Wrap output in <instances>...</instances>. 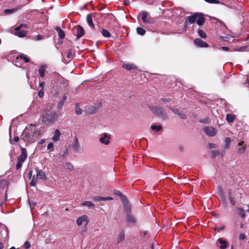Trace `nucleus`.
Wrapping results in <instances>:
<instances>
[{
    "mask_svg": "<svg viewBox=\"0 0 249 249\" xmlns=\"http://www.w3.org/2000/svg\"><path fill=\"white\" fill-rule=\"evenodd\" d=\"M36 124H31L28 128H26L23 131L21 138L26 142H33L39 135V132L36 128Z\"/></svg>",
    "mask_w": 249,
    "mask_h": 249,
    "instance_id": "obj_1",
    "label": "nucleus"
},
{
    "mask_svg": "<svg viewBox=\"0 0 249 249\" xmlns=\"http://www.w3.org/2000/svg\"><path fill=\"white\" fill-rule=\"evenodd\" d=\"M58 114L53 111H48L43 115V122L47 124H54L58 118Z\"/></svg>",
    "mask_w": 249,
    "mask_h": 249,
    "instance_id": "obj_2",
    "label": "nucleus"
},
{
    "mask_svg": "<svg viewBox=\"0 0 249 249\" xmlns=\"http://www.w3.org/2000/svg\"><path fill=\"white\" fill-rule=\"evenodd\" d=\"M149 109L156 116L162 119L167 118V114L164 109L162 107H150Z\"/></svg>",
    "mask_w": 249,
    "mask_h": 249,
    "instance_id": "obj_3",
    "label": "nucleus"
},
{
    "mask_svg": "<svg viewBox=\"0 0 249 249\" xmlns=\"http://www.w3.org/2000/svg\"><path fill=\"white\" fill-rule=\"evenodd\" d=\"M27 158V154L25 148H22L21 149V154L17 158V163L16 165V169L18 170L22 166L23 163L25 161Z\"/></svg>",
    "mask_w": 249,
    "mask_h": 249,
    "instance_id": "obj_4",
    "label": "nucleus"
},
{
    "mask_svg": "<svg viewBox=\"0 0 249 249\" xmlns=\"http://www.w3.org/2000/svg\"><path fill=\"white\" fill-rule=\"evenodd\" d=\"M110 139V135L107 133H104L101 135L99 140L100 143L105 145H108Z\"/></svg>",
    "mask_w": 249,
    "mask_h": 249,
    "instance_id": "obj_5",
    "label": "nucleus"
},
{
    "mask_svg": "<svg viewBox=\"0 0 249 249\" xmlns=\"http://www.w3.org/2000/svg\"><path fill=\"white\" fill-rule=\"evenodd\" d=\"M196 23L199 25L202 26L204 24L205 21V18H204V15L200 13H196Z\"/></svg>",
    "mask_w": 249,
    "mask_h": 249,
    "instance_id": "obj_6",
    "label": "nucleus"
},
{
    "mask_svg": "<svg viewBox=\"0 0 249 249\" xmlns=\"http://www.w3.org/2000/svg\"><path fill=\"white\" fill-rule=\"evenodd\" d=\"M194 42L195 45L197 47L207 48L209 46V44L207 42L199 38L195 39Z\"/></svg>",
    "mask_w": 249,
    "mask_h": 249,
    "instance_id": "obj_7",
    "label": "nucleus"
},
{
    "mask_svg": "<svg viewBox=\"0 0 249 249\" xmlns=\"http://www.w3.org/2000/svg\"><path fill=\"white\" fill-rule=\"evenodd\" d=\"M204 131L207 135L210 137H213L216 134L215 129L213 127H206Z\"/></svg>",
    "mask_w": 249,
    "mask_h": 249,
    "instance_id": "obj_8",
    "label": "nucleus"
},
{
    "mask_svg": "<svg viewBox=\"0 0 249 249\" xmlns=\"http://www.w3.org/2000/svg\"><path fill=\"white\" fill-rule=\"evenodd\" d=\"M85 34V32L83 28L78 25L76 28V37L78 39L82 37Z\"/></svg>",
    "mask_w": 249,
    "mask_h": 249,
    "instance_id": "obj_9",
    "label": "nucleus"
},
{
    "mask_svg": "<svg viewBox=\"0 0 249 249\" xmlns=\"http://www.w3.org/2000/svg\"><path fill=\"white\" fill-rule=\"evenodd\" d=\"M196 21V13L193 15L188 17L185 22V27H187L188 24H193Z\"/></svg>",
    "mask_w": 249,
    "mask_h": 249,
    "instance_id": "obj_10",
    "label": "nucleus"
},
{
    "mask_svg": "<svg viewBox=\"0 0 249 249\" xmlns=\"http://www.w3.org/2000/svg\"><path fill=\"white\" fill-rule=\"evenodd\" d=\"M72 148L76 152H79L80 150V145L77 137H75L74 138V141L72 144Z\"/></svg>",
    "mask_w": 249,
    "mask_h": 249,
    "instance_id": "obj_11",
    "label": "nucleus"
},
{
    "mask_svg": "<svg viewBox=\"0 0 249 249\" xmlns=\"http://www.w3.org/2000/svg\"><path fill=\"white\" fill-rule=\"evenodd\" d=\"M36 177L37 178L43 179L45 180H47V177L46 176L45 173L41 170H39L38 169H36Z\"/></svg>",
    "mask_w": 249,
    "mask_h": 249,
    "instance_id": "obj_12",
    "label": "nucleus"
},
{
    "mask_svg": "<svg viewBox=\"0 0 249 249\" xmlns=\"http://www.w3.org/2000/svg\"><path fill=\"white\" fill-rule=\"evenodd\" d=\"M22 7V5H19L18 7L11 9H7L4 10V13L6 14H10L17 12L18 10L20 9Z\"/></svg>",
    "mask_w": 249,
    "mask_h": 249,
    "instance_id": "obj_13",
    "label": "nucleus"
},
{
    "mask_svg": "<svg viewBox=\"0 0 249 249\" xmlns=\"http://www.w3.org/2000/svg\"><path fill=\"white\" fill-rule=\"evenodd\" d=\"M123 67L124 68H125L127 71H130L132 69H137V67L133 63H127V64H124L123 65Z\"/></svg>",
    "mask_w": 249,
    "mask_h": 249,
    "instance_id": "obj_14",
    "label": "nucleus"
},
{
    "mask_svg": "<svg viewBox=\"0 0 249 249\" xmlns=\"http://www.w3.org/2000/svg\"><path fill=\"white\" fill-rule=\"evenodd\" d=\"M217 242L221 245V246L219 247L220 249H225L227 248L228 242L226 240L220 238L218 239Z\"/></svg>",
    "mask_w": 249,
    "mask_h": 249,
    "instance_id": "obj_15",
    "label": "nucleus"
},
{
    "mask_svg": "<svg viewBox=\"0 0 249 249\" xmlns=\"http://www.w3.org/2000/svg\"><path fill=\"white\" fill-rule=\"evenodd\" d=\"M148 13L146 11L143 12L142 14V19L143 23H151L149 19L147 18Z\"/></svg>",
    "mask_w": 249,
    "mask_h": 249,
    "instance_id": "obj_16",
    "label": "nucleus"
},
{
    "mask_svg": "<svg viewBox=\"0 0 249 249\" xmlns=\"http://www.w3.org/2000/svg\"><path fill=\"white\" fill-rule=\"evenodd\" d=\"M98 108L93 106H90L88 107V112L90 114H93L96 113Z\"/></svg>",
    "mask_w": 249,
    "mask_h": 249,
    "instance_id": "obj_17",
    "label": "nucleus"
},
{
    "mask_svg": "<svg viewBox=\"0 0 249 249\" xmlns=\"http://www.w3.org/2000/svg\"><path fill=\"white\" fill-rule=\"evenodd\" d=\"M94 199L97 201H107V200H112L113 198L109 196L107 197H102V196H97L94 198Z\"/></svg>",
    "mask_w": 249,
    "mask_h": 249,
    "instance_id": "obj_18",
    "label": "nucleus"
},
{
    "mask_svg": "<svg viewBox=\"0 0 249 249\" xmlns=\"http://www.w3.org/2000/svg\"><path fill=\"white\" fill-rule=\"evenodd\" d=\"M60 134V131L58 129H56L54 131V136L53 138V141L55 142L57 141L59 139Z\"/></svg>",
    "mask_w": 249,
    "mask_h": 249,
    "instance_id": "obj_19",
    "label": "nucleus"
},
{
    "mask_svg": "<svg viewBox=\"0 0 249 249\" xmlns=\"http://www.w3.org/2000/svg\"><path fill=\"white\" fill-rule=\"evenodd\" d=\"M55 30L58 32L59 38L63 39L65 36L64 32L58 27H56Z\"/></svg>",
    "mask_w": 249,
    "mask_h": 249,
    "instance_id": "obj_20",
    "label": "nucleus"
},
{
    "mask_svg": "<svg viewBox=\"0 0 249 249\" xmlns=\"http://www.w3.org/2000/svg\"><path fill=\"white\" fill-rule=\"evenodd\" d=\"M15 35L19 37H23L26 35L27 31L24 30H19L16 31Z\"/></svg>",
    "mask_w": 249,
    "mask_h": 249,
    "instance_id": "obj_21",
    "label": "nucleus"
},
{
    "mask_svg": "<svg viewBox=\"0 0 249 249\" xmlns=\"http://www.w3.org/2000/svg\"><path fill=\"white\" fill-rule=\"evenodd\" d=\"M87 21L89 26L94 27L93 23L92 22V17L90 14H89L87 16Z\"/></svg>",
    "mask_w": 249,
    "mask_h": 249,
    "instance_id": "obj_22",
    "label": "nucleus"
},
{
    "mask_svg": "<svg viewBox=\"0 0 249 249\" xmlns=\"http://www.w3.org/2000/svg\"><path fill=\"white\" fill-rule=\"evenodd\" d=\"M235 119V116L231 114H227L226 115V120L228 123H232Z\"/></svg>",
    "mask_w": 249,
    "mask_h": 249,
    "instance_id": "obj_23",
    "label": "nucleus"
},
{
    "mask_svg": "<svg viewBox=\"0 0 249 249\" xmlns=\"http://www.w3.org/2000/svg\"><path fill=\"white\" fill-rule=\"evenodd\" d=\"M64 168L65 169H68L70 171H72L74 169V167L73 165L71 163L68 162L65 164Z\"/></svg>",
    "mask_w": 249,
    "mask_h": 249,
    "instance_id": "obj_24",
    "label": "nucleus"
},
{
    "mask_svg": "<svg viewBox=\"0 0 249 249\" xmlns=\"http://www.w3.org/2000/svg\"><path fill=\"white\" fill-rule=\"evenodd\" d=\"M17 59L23 60L25 63L29 62L30 60L29 59L23 54L18 55V56H17Z\"/></svg>",
    "mask_w": 249,
    "mask_h": 249,
    "instance_id": "obj_25",
    "label": "nucleus"
},
{
    "mask_svg": "<svg viewBox=\"0 0 249 249\" xmlns=\"http://www.w3.org/2000/svg\"><path fill=\"white\" fill-rule=\"evenodd\" d=\"M45 69L46 66L45 65H42L39 69V74L41 77H44L45 76Z\"/></svg>",
    "mask_w": 249,
    "mask_h": 249,
    "instance_id": "obj_26",
    "label": "nucleus"
},
{
    "mask_svg": "<svg viewBox=\"0 0 249 249\" xmlns=\"http://www.w3.org/2000/svg\"><path fill=\"white\" fill-rule=\"evenodd\" d=\"M124 232L123 231H121L119 234H118V238L117 242L118 243H119L123 240H124Z\"/></svg>",
    "mask_w": 249,
    "mask_h": 249,
    "instance_id": "obj_27",
    "label": "nucleus"
},
{
    "mask_svg": "<svg viewBox=\"0 0 249 249\" xmlns=\"http://www.w3.org/2000/svg\"><path fill=\"white\" fill-rule=\"evenodd\" d=\"M75 112L77 115H81L82 112V109L79 107L78 104H75Z\"/></svg>",
    "mask_w": 249,
    "mask_h": 249,
    "instance_id": "obj_28",
    "label": "nucleus"
},
{
    "mask_svg": "<svg viewBox=\"0 0 249 249\" xmlns=\"http://www.w3.org/2000/svg\"><path fill=\"white\" fill-rule=\"evenodd\" d=\"M126 220L127 222L134 223L136 221L135 218L130 214H128L126 216Z\"/></svg>",
    "mask_w": 249,
    "mask_h": 249,
    "instance_id": "obj_29",
    "label": "nucleus"
},
{
    "mask_svg": "<svg viewBox=\"0 0 249 249\" xmlns=\"http://www.w3.org/2000/svg\"><path fill=\"white\" fill-rule=\"evenodd\" d=\"M101 33L104 37L108 38L111 36V34L107 30L103 29L101 31Z\"/></svg>",
    "mask_w": 249,
    "mask_h": 249,
    "instance_id": "obj_30",
    "label": "nucleus"
},
{
    "mask_svg": "<svg viewBox=\"0 0 249 249\" xmlns=\"http://www.w3.org/2000/svg\"><path fill=\"white\" fill-rule=\"evenodd\" d=\"M137 33L141 36H143L145 34V30L142 27H138L136 29Z\"/></svg>",
    "mask_w": 249,
    "mask_h": 249,
    "instance_id": "obj_31",
    "label": "nucleus"
},
{
    "mask_svg": "<svg viewBox=\"0 0 249 249\" xmlns=\"http://www.w3.org/2000/svg\"><path fill=\"white\" fill-rule=\"evenodd\" d=\"M82 205L87 206L89 207H92V208H93L94 207V204L93 203H92L91 201H84L82 204Z\"/></svg>",
    "mask_w": 249,
    "mask_h": 249,
    "instance_id": "obj_32",
    "label": "nucleus"
},
{
    "mask_svg": "<svg viewBox=\"0 0 249 249\" xmlns=\"http://www.w3.org/2000/svg\"><path fill=\"white\" fill-rule=\"evenodd\" d=\"M237 211H238V214L239 215H240L242 218H245V212H244V210L243 208H238L237 209Z\"/></svg>",
    "mask_w": 249,
    "mask_h": 249,
    "instance_id": "obj_33",
    "label": "nucleus"
},
{
    "mask_svg": "<svg viewBox=\"0 0 249 249\" xmlns=\"http://www.w3.org/2000/svg\"><path fill=\"white\" fill-rule=\"evenodd\" d=\"M219 196L223 205L226 206L227 205V199L225 194H222L221 195H219Z\"/></svg>",
    "mask_w": 249,
    "mask_h": 249,
    "instance_id": "obj_34",
    "label": "nucleus"
},
{
    "mask_svg": "<svg viewBox=\"0 0 249 249\" xmlns=\"http://www.w3.org/2000/svg\"><path fill=\"white\" fill-rule=\"evenodd\" d=\"M229 198L231 203V204L232 206H234L235 205V201L233 197L231 196V191H230L229 192Z\"/></svg>",
    "mask_w": 249,
    "mask_h": 249,
    "instance_id": "obj_35",
    "label": "nucleus"
},
{
    "mask_svg": "<svg viewBox=\"0 0 249 249\" xmlns=\"http://www.w3.org/2000/svg\"><path fill=\"white\" fill-rule=\"evenodd\" d=\"M198 34L200 37H201L203 38H205L207 37L206 34L202 30H201V29L198 30Z\"/></svg>",
    "mask_w": 249,
    "mask_h": 249,
    "instance_id": "obj_36",
    "label": "nucleus"
},
{
    "mask_svg": "<svg viewBox=\"0 0 249 249\" xmlns=\"http://www.w3.org/2000/svg\"><path fill=\"white\" fill-rule=\"evenodd\" d=\"M151 128L153 130L159 131L161 129L162 127L160 125H152L151 126Z\"/></svg>",
    "mask_w": 249,
    "mask_h": 249,
    "instance_id": "obj_37",
    "label": "nucleus"
},
{
    "mask_svg": "<svg viewBox=\"0 0 249 249\" xmlns=\"http://www.w3.org/2000/svg\"><path fill=\"white\" fill-rule=\"evenodd\" d=\"M22 27H25V28H28L27 25L26 24H21L20 25L15 27V31H19Z\"/></svg>",
    "mask_w": 249,
    "mask_h": 249,
    "instance_id": "obj_38",
    "label": "nucleus"
},
{
    "mask_svg": "<svg viewBox=\"0 0 249 249\" xmlns=\"http://www.w3.org/2000/svg\"><path fill=\"white\" fill-rule=\"evenodd\" d=\"M37 182V179L36 178L35 176H34L31 179V181L30 182V185L31 186H35Z\"/></svg>",
    "mask_w": 249,
    "mask_h": 249,
    "instance_id": "obj_39",
    "label": "nucleus"
},
{
    "mask_svg": "<svg viewBox=\"0 0 249 249\" xmlns=\"http://www.w3.org/2000/svg\"><path fill=\"white\" fill-rule=\"evenodd\" d=\"M225 141L226 144V148H228L229 147L230 143L231 142V139L230 137H226Z\"/></svg>",
    "mask_w": 249,
    "mask_h": 249,
    "instance_id": "obj_40",
    "label": "nucleus"
},
{
    "mask_svg": "<svg viewBox=\"0 0 249 249\" xmlns=\"http://www.w3.org/2000/svg\"><path fill=\"white\" fill-rule=\"evenodd\" d=\"M168 108L171 109L175 114H177L178 115V114L179 113L180 111L178 109H173L171 107L168 106Z\"/></svg>",
    "mask_w": 249,
    "mask_h": 249,
    "instance_id": "obj_41",
    "label": "nucleus"
},
{
    "mask_svg": "<svg viewBox=\"0 0 249 249\" xmlns=\"http://www.w3.org/2000/svg\"><path fill=\"white\" fill-rule=\"evenodd\" d=\"M205 1L210 3H216L218 4L220 3V1L217 0H205Z\"/></svg>",
    "mask_w": 249,
    "mask_h": 249,
    "instance_id": "obj_42",
    "label": "nucleus"
},
{
    "mask_svg": "<svg viewBox=\"0 0 249 249\" xmlns=\"http://www.w3.org/2000/svg\"><path fill=\"white\" fill-rule=\"evenodd\" d=\"M178 116L182 119H186V115L183 112H180L178 114Z\"/></svg>",
    "mask_w": 249,
    "mask_h": 249,
    "instance_id": "obj_43",
    "label": "nucleus"
},
{
    "mask_svg": "<svg viewBox=\"0 0 249 249\" xmlns=\"http://www.w3.org/2000/svg\"><path fill=\"white\" fill-rule=\"evenodd\" d=\"M245 152V148L244 147H239L237 150V153L239 154H242Z\"/></svg>",
    "mask_w": 249,
    "mask_h": 249,
    "instance_id": "obj_44",
    "label": "nucleus"
},
{
    "mask_svg": "<svg viewBox=\"0 0 249 249\" xmlns=\"http://www.w3.org/2000/svg\"><path fill=\"white\" fill-rule=\"evenodd\" d=\"M217 190L218 191L219 196L221 195L222 194H224V192L223 191V190L221 186H218Z\"/></svg>",
    "mask_w": 249,
    "mask_h": 249,
    "instance_id": "obj_45",
    "label": "nucleus"
},
{
    "mask_svg": "<svg viewBox=\"0 0 249 249\" xmlns=\"http://www.w3.org/2000/svg\"><path fill=\"white\" fill-rule=\"evenodd\" d=\"M81 217H78L76 220V224L78 226H80L82 223Z\"/></svg>",
    "mask_w": 249,
    "mask_h": 249,
    "instance_id": "obj_46",
    "label": "nucleus"
},
{
    "mask_svg": "<svg viewBox=\"0 0 249 249\" xmlns=\"http://www.w3.org/2000/svg\"><path fill=\"white\" fill-rule=\"evenodd\" d=\"M53 147V144L52 142L49 143L47 146V149L48 150L50 149L51 151H52Z\"/></svg>",
    "mask_w": 249,
    "mask_h": 249,
    "instance_id": "obj_47",
    "label": "nucleus"
},
{
    "mask_svg": "<svg viewBox=\"0 0 249 249\" xmlns=\"http://www.w3.org/2000/svg\"><path fill=\"white\" fill-rule=\"evenodd\" d=\"M212 154L213 157H215L219 154V152L217 150H213Z\"/></svg>",
    "mask_w": 249,
    "mask_h": 249,
    "instance_id": "obj_48",
    "label": "nucleus"
},
{
    "mask_svg": "<svg viewBox=\"0 0 249 249\" xmlns=\"http://www.w3.org/2000/svg\"><path fill=\"white\" fill-rule=\"evenodd\" d=\"M161 100L163 102H171L172 99L170 98H162L161 99Z\"/></svg>",
    "mask_w": 249,
    "mask_h": 249,
    "instance_id": "obj_49",
    "label": "nucleus"
},
{
    "mask_svg": "<svg viewBox=\"0 0 249 249\" xmlns=\"http://www.w3.org/2000/svg\"><path fill=\"white\" fill-rule=\"evenodd\" d=\"M81 218L82 222L86 221L87 223H88V217L87 215H83L82 216H81Z\"/></svg>",
    "mask_w": 249,
    "mask_h": 249,
    "instance_id": "obj_50",
    "label": "nucleus"
},
{
    "mask_svg": "<svg viewBox=\"0 0 249 249\" xmlns=\"http://www.w3.org/2000/svg\"><path fill=\"white\" fill-rule=\"evenodd\" d=\"M71 55H72V51H71V50H70L67 52V57L68 58H70L71 57Z\"/></svg>",
    "mask_w": 249,
    "mask_h": 249,
    "instance_id": "obj_51",
    "label": "nucleus"
},
{
    "mask_svg": "<svg viewBox=\"0 0 249 249\" xmlns=\"http://www.w3.org/2000/svg\"><path fill=\"white\" fill-rule=\"evenodd\" d=\"M115 194L116 195L119 196L122 198L124 197V196L122 194V193L119 191H116V192L115 193Z\"/></svg>",
    "mask_w": 249,
    "mask_h": 249,
    "instance_id": "obj_52",
    "label": "nucleus"
},
{
    "mask_svg": "<svg viewBox=\"0 0 249 249\" xmlns=\"http://www.w3.org/2000/svg\"><path fill=\"white\" fill-rule=\"evenodd\" d=\"M38 96L40 98L43 97L44 95L43 89H40V91L38 93Z\"/></svg>",
    "mask_w": 249,
    "mask_h": 249,
    "instance_id": "obj_53",
    "label": "nucleus"
},
{
    "mask_svg": "<svg viewBox=\"0 0 249 249\" xmlns=\"http://www.w3.org/2000/svg\"><path fill=\"white\" fill-rule=\"evenodd\" d=\"M24 247L26 249H29L31 247V244L28 241H26L24 243Z\"/></svg>",
    "mask_w": 249,
    "mask_h": 249,
    "instance_id": "obj_54",
    "label": "nucleus"
},
{
    "mask_svg": "<svg viewBox=\"0 0 249 249\" xmlns=\"http://www.w3.org/2000/svg\"><path fill=\"white\" fill-rule=\"evenodd\" d=\"M240 240H244L246 238V236L244 233H241L239 237Z\"/></svg>",
    "mask_w": 249,
    "mask_h": 249,
    "instance_id": "obj_55",
    "label": "nucleus"
},
{
    "mask_svg": "<svg viewBox=\"0 0 249 249\" xmlns=\"http://www.w3.org/2000/svg\"><path fill=\"white\" fill-rule=\"evenodd\" d=\"M65 102H63L62 100L59 103L58 105V107L59 108H60L64 104Z\"/></svg>",
    "mask_w": 249,
    "mask_h": 249,
    "instance_id": "obj_56",
    "label": "nucleus"
},
{
    "mask_svg": "<svg viewBox=\"0 0 249 249\" xmlns=\"http://www.w3.org/2000/svg\"><path fill=\"white\" fill-rule=\"evenodd\" d=\"M209 147L210 148H215V145L214 143H209Z\"/></svg>",
    "mask_w": 249,
    "mask_h": 249,
    "instance_id": "obj_57",
    "label": "nucleus"
},
{
    "mask_svg": "<svg viewBox=\"0 0 249 249\" xmlns=\"http://www.w3.org/2000/svg\"><path fill=\"white\" fill-rule=\"evenodd\" d=\"M33 171L30 170L28 173V176L30 179H31Z\"/></svg>",
    "mask_w": 249,
    "mask_h": 249,
    "instance_id": "obj_58",
    "label": "nucleus"
},
{
    "mask_svg": "<svg viewBox=\"0 0 249 249\" xmlns=\"http://www.w3.org/2000/svg\"><path fill=\"white\" fill-rule=\"evenodd\" d=\"M44 85H45L44 82H42L39 84V87L42 88V89H43V86Z\"/></svg>",
    "mask_w": 249,
    "mask_h": 249,
    "instance_id": "obj_59",
    "label": "nucleus"
},
{
    "mask_svg": "<svg viewBox=\"0 0 249 249\" xmlns=\"http://www.w3.org/2000/svg\"><path fill=\"white\" fill-rule=\"evenodd\" d=\"M13 140L16 142H18L19 141V137L18 136H15L14 137Z\"/></svg>",
    "mask_w": 249,
    "mask_h": 249,
    "instance_id": "obj_60",
    "label": "nucleus"
},
{
    "mask_svg": "<svg viewBox=\"0 0 249 249\" xmlns=\"http://www.w3.org/2000/svg\"><path fill=\"white\" fill-rule=\"evenodd\" d=\"M124 3L125 5H127L129 4V0H125L124 1Z\"/></svg>",
    "mask_w": 249,
    "mask_h": 249,
    "instance_id": "obj_61",
    "label": "nucleus"
},
{
    "mask_svg": "<svg viewBox=\"0 0 249 249\" xmlns=\"http://www.w3.org/2000/svg\"><path fill=\"white\" fill-rule=\"evenodd\" d=\"M222 50H224V51H227L229 50V48L227 47H222Z\"/></svg>",
    "mask_w": 249,
    "mask_h": 249,
    "instance_id": "obj_62",
    "label": "nucleus"
},
{
    "mask_svg": "<svg viewBox=\"0 0 249 249\" xmlns=\"http://www.w3.org/2000/svg\"><path fill=\"white\" fill-rule=\"evenodd\" d=\"M224 229V227H219L218 228H216V229L217 230V231H219Z\"/></svg>",
    "mask_w": 249,
    "mask_h": 249,
    "instance_id": "obj_63",
    "label": "nucleus"
},
{
    "mask_svg": "<svg viewBox=\"0 0 249 249\" xmlns=\"http://www.w3.org/2000/svg\"><path fill=\"white\" fill-rule=\"evenodd\" d=\"M4 247V244L2 242H0V249H2Z\"/></svg>",
    "mask_w": 249,
    "mask_h": 249,
    "instance_id": "obj_64",
    "label": "nucleus"
}]
</instances>
